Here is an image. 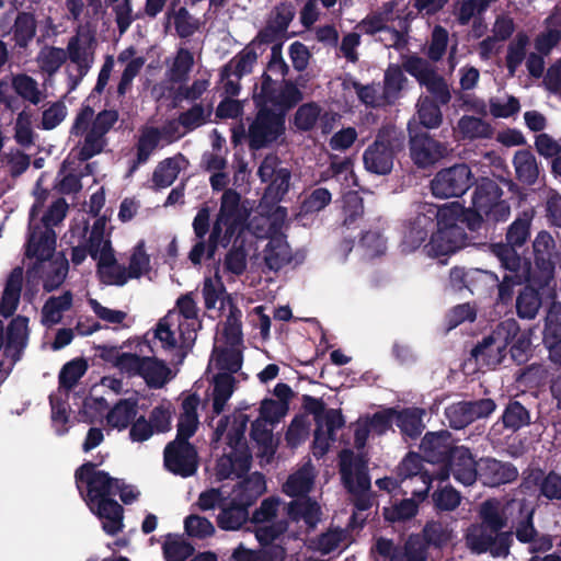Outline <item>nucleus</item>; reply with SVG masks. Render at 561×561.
Segmentation results:
<instances>
[{"mask_svg":"<svg viewBox=\"0 0 561 561\" xmlns=\"http://www.w3.org/2000/svg\"><path fill=\"white\" fill-rule=\"evenodd\" d=\"M505 327H501V322L491 332L484 336L482 341L471 350L470 355L480 366L495 368L503 363L507 355L505 352L504 341H506L510 330L504 332Z\"/></svg>","mask_w":561,"mask_h":561,"instance_id":"nucleus-15","label":"nucleus"},{"mask_svg":"<svg viewBox=\"0 0 561 561\" xmlns=\"http://www.w3.org/2000/svg\"><path fill=\"white\" fill-rule=\"evenodd\" d=\"M88 364L83 358H76L66 363L59 373V387L71 390L85 374Z\"/></svg>","mask_w":561,"mask_h":561,"instance_id":"nucleus-51","label":"nucleus"},{"mask_svg":"<svg viewBox=\"0 0 561 561\" xmlns=\"http://www.w3.org/2000/svg\"><path fill=\"white\" fill-rule=\"evenodd\" d=\"M313 484V478L306 471H297L290 474L285 482L284 492L291 497L307 495Z\"/></svg>","mask_w":561,"mask_h":561,"instance_id":"nucleus-61","label":"nucleus"},{"mask_svg":"<svg viewBox=\"0 0 561 561\" xmlns=\"http://www.w3.org/2000/svg\"><path fill=\"white\" fill-rule=\"evenodd\" d=\"M405 147V136L392 127L378 130L374 141L363 153L366 171L376 175H388L393 169L396 156Z\"/></svg>","mask_w":561,"mask_h":561,"instance_id":"nucleus-4","label":"nucleus"},{"mask_svg":"<svg viewBox=\"0 0 561 561\" xmlns=\"http://www.w3.org/2000/svg\"><path fill=\"white\" fill-rule=\"evenodd\" d=\"M100 280L105 285L124 286L131 276L124 265L117 263L113 248L106 243L100 261L98 262Z\"/></svg>","mask_w":561,"mask_h":561,"instance_id":"nucleus-24","label":"nucleus"},{"mask_svg":"<svg viewBox=\"0 0 561 561\" xmlns=\"http://www.w3.org/2000/svg\"><path fill=\"white\" fill-rule=\"evenodd\" d=\"M36 205H33L30 211L28 236L25 243V256L34 259L26 274H36L39 268L55 255L57 236L54 229L42 228L41 225H34Z\"/></svg>","mask_w":561,"mask_h":561,"instance_id":"nucleus-8","label":"nucleus"},{"mask_svg":"<svg viewBox=\"0 0 561 561\" xmlns=\"http://www.w3.org/2000/svg\"><path fill=\"white\" fill-rule=\"evenodd\" d=\"M424 415L425 410L422 408H396L394 424L400 430V433L403 438L415 440L422 435L425 428V425L423 423Z\"/></svg>","mask_w":561,"mask_h":561,"instance_id":"nucleus-26","label":"nucleus"},{"mask_svg":"<svg viewBox=\"0 0 561 561\" xmlns=\"http://www.w3.org/2000/svg\"><path fill=\"white\" fill-rule=\"evenodd\" d=\"M501 327H505L504 332L511 329L506 341H504L505 352L510 354L516 365L526 364L533 356L530 331L522 330L515 319L501 321Z\"/></svg>","mask_w":561,"mask_h":561,"instance_id":"nucleus-16","label":"nucleus"},{"mask_svg":"<svg viewBox=\"0 0 561 561\" xmlns=\"http://www.w3.org/2000/svg\"><path fill=\"white\" fill-rule=\"evenodd\" d=\"M332 201L331 192L325 187H317L305 197L300 209L304 214H314L323 210Z\"/></svg>","mask_w":561,"mask_h":561,"instance_id":"nucleus-62","label":"nucleus"},{"mask_svg":"<svg viewBox=\"0 0 561 561\" xmlns=\"http://www.w3.org/2000/svg\"><path fill=\"white\" fill-rule=\"evenodd\" d=\"M445 416L449 426L455 430H462L473 423L467 401H460L448 405L445 409Z\"/></svg>","mask_w":561,"mask_h":561,"instance_id":"nucleus-63","label":"nucleus"},{"mask_svg":"<svg viewBox=\"0 0 561 561\" xmlns=\"http://www.w3.org/2000/svg\"><path fill=\"white\" fill-rule=\"evenodd\" d=\"M458 129L463 139L491 138L493 136V127L490 123L476 116L465 115L458 122Z\"/></svg>","mask_w":561,"mask_h":561,"instance_id":"nucleus-47","label":"nucleus"},{"mask_svg":"<svg viewBox=\"0 0 561 561\" xmlns=\"http://www.w3.org/2000/svg\"><path fill=\"white\" fill-rule=\"evenodd\" d=\"M478 479L488 486H500L517 480L518 469L508 461L493 457H482L478 460Z\"/></svg>","mask_w":561,"mask_h":561,"instance_id":"nucleus-17","label":"nucleus"},{"mask_svg":"<svg viewBox=\"0 0 561 561\" xmlns=\"http://www.w3.org/2000/svg\"><path fill=\"white\" fill-rule=\"evenodd\" d=\"M342 227L356 229L364 217V198L356 191H348L342 196Z\"/></svg>","mask_w":561,"mask_h":561,"instance_id":"nucleus-39","label":"nucleus"},{"mask_svg":"<svg viewBox=\"0 0 561 561\" xmlns=\"http://www.w3.org/2000/svg\"><path fill=\"white\" fill-rule=\"evenodd\" d=\"M265 489L264 476L260 472H254L237 484L233 489L232 500L239 503V505L249 508L264 493Z\"/></svg>","mask_w":561,"mask_h":561,"instance_id":"nucleus-29","label":"nucleus"},{"mask_svg":"<svg viewBox=\"0 0 561 561\" xmlns=\"http://www.w3.org/2000/svg\"><path fill=\"white\" fill-rule=\"evenodd\" d=\"M252 455L244 449L241 451H230L222 455L216 462V478L218 481L227 479L242 478L251 467Z\"/></svg>","mask_w":561,"mask_h":561,"instance_id":"nucleus-23","label":"nucleus"},{"mask_svg":"<svg viewBox=\"0 0 561 561\" xmlns=\"http://www.w3.org/2000/svg\"><path fill=\"white\" fill-rule=\"evenodd\" d=\"M291 250L287 241L272 238L264 249V262L268 270L277 272L291 262Z\"/></svg>","mask_w":561,"mask_h":561,"instance_id":"nucleus-40","label":"nucleus"},{"mask_svg":"<svg viewBox=\"0 0 561 561\" xmlns=\"http://www.w3.org/2000/svg\"><path fill=\"white\" fill-rule=\"evenodd\" d=\"M236 378L230 374H216L213 379V413L220 415L231 398L234 387Z\"/></svg>","mask_w":561,"mask_h":561,"instance_id":"nucleus-41","label":"nucleus"},{"mask_svg":"<svg viewBox=\"0 0 561 561\" xmlns=\"http://www.w3.org/2000/svg\"><path fill=\"white\" fill-rule=\"evenodd\" d=\"M478 460L474 459L468 447H455L450 458L437 471L436 480L445 481L451 474L457 482L470 486L478 480Z\"/></svg>","mask_w":561,"mask_h":561,"instance_id":"nucleus-13","label":"nucleus"},{"mask_svg":"<svg viewBox=\"0 0 561 561\" xmlns=\"http://www.w3.org/2000/svg\"><path fill=\"white\" fill-rule=\"evenodd\" d=\"M442 209L444 210V216H448L454 224L461 227L466 226L472 232L479 231L483 224L486 222L484 213L473 205L466 208L458 203H454L451 206Z\"/></svg>","mask_w":561,"mask_h":561,"instance_id":"nucleus-30","label":"nucleus"},{"mask_svg":"<svg viewBox=\"0 0 561 561\" xmlns=\"http://www.w3.org/2000/svg\"><path fill=\"white\" fill-rule=\"evenodd\" d=\"M66 60V50L57 47L43 48L37 57L41 69L49 76L57 72Z\"/></svg>","mask_w":561,"mask_h":561,"instance_id":"nucleus-57","label":"nucleus"},{"mask_svg":"<svg viewBox=\"0 0 561 561\" xmlns=\"http://www.w3.org/2000/svg\"><path fill=\"white\" fill-rule=\"evenodd\" d=\"M27 336L28 318L19 314L11 320L7 328L4 355L11 357L14 363L18 362L26 346Z\"/></svg>","mask_w":561,"mask_h":561,"instance_id":"nucleus-25","label":"nucleus"},{"mask_svg":"<svg viewBox=\"0 0 561 561\" xmlns=\"http://www.w3.org/2000/svg\"><path fill=\"white\" fill-rule=\"evenodd\" d=\"M455 447L451 434L448 431L427 432L421 442V448L427 461L432 465L445 463L450 458Z\"/></svg>","mask_w":561,"mask_h":561,"instance_id":"nucleus-22","label":"nucleus"},{"mask_svg":"<svg viewBox=\"0 0 561 561\" xmlns=\"http://www.w3.org/2000/svg\"><path fill=\"white\" fill-rule=\"evenodd\" d=\"M249 520V511L231 499L217 516V525L222 530H238Z\"/></svg>","mask_w":561,"mask_h":561,"instance_id":"nucleus-43","label":"nucleus"},{"mask_svg":"<svg viewBox=\"0 0 561 561\" xmlns=\"http://www.w3.org/2000/svg\"><path fill=\"white\" fill-rule=\"evenodd\" d=\"M424 473H427L430 477L437 474V472L426 469L424 467V458L414 451L408 453L397 467V474L402 481L414 478L423 480Z\"/></svg>","mask_w":561,"mask_h":561,"instance_id":"nucleus-45","label":"nucleus"},{"mask_svg":"<svg viewBox=\"0 0 561 561\" xmlns=\"http://www.w3.org/2000/svg\"><path fill=\"white\" fill-rule=\"evenodd\" d=\"M440 106L431 96H420L416 103L417 122L409 123L419 125L423 130L438 128L443 123Z\"/></svg>","mask_w":561,"mask_h":561,"instance_id":"nucleus-36","label":"nucleus"},{"mask_svg":"<svg viewBox=\"0 0 561 561\" xmlns=\"http://www.w3.org/2000/svg\"><path fill=\"white\" fill-rule=\"evenodd\" d=\"M249 417L247 414L240 413L233 422L232 427L227 433V445L231 448V451L245 450L250 453L247 439L244 436Z\"/></svg>","mask_w":561,"mask_h":561,"instance_id":"nucleus-55","label":"nucleus"},{"mask_svg":"<svg viewBox=\"0 0 561 561\" xmlns=\"http://www.w3.org/2000/svg\"><path fill=\"white\" fill-rule=\"evenodd\" d=\"M69 263L62 253L48 259L36 274H26L27 283L43 279V288L50 293L56 290L65 282L68 274Z\"/></svg>","mask_w":561,"mask_h":561,"instance_id":"nucleus-21","label":"nucleus"},{"mask_svg":"<svg viewBox=\"0 0 561 561\" xmlns=\"http://www.w3.org/2000/svg\"><path fill=\"white\" fill-rule=\"evenodd\" d=\"M267 423L256 419L251 425L250 437L259 447L261 456L272 458L276 451V445L273 442V431Z\"/></svg>","mask_w":561,"mask_h":561,"instance_id":"nucleus-46","label":"nucleus"},{"mask_svg":"<svg viewBox=\"0 0 561 561\" xmlns=\"http://www.w3.org/2000/svg\"><path fill=\"white\" fill-rule=\"evenodd\" d=\"M419 505L414 499H404L391 507L383 508V517L390 523L409 520L417 514Z\"/></svg>","mask_w":561,"mask_h":561,"instance_id":"nucleus-58","label":"nucleus"},{"mask_svg":"<svg viewBox=\"0 0 561 561\" xmlns=\"http://www.w3.org/2000/svg\"><path fill=\"white\" fill-rule=\"evenodd\" d=\"M304 100V93L293 80L279 85L267 72L261 77L260 91L254 92L256 114L247 135L249 149L257 151L268 148L286 131V115Z\"/></svg>","mask_w":561,"mask_h":561,"instance_id":"nucleus-1","label":"nucleus"},{"mask_svg":"<svg viewBox=\"0 0 561 561\" xmlns=\"http://www.w3.org/2000/svg\"><path fill=\"white\" fill-rule=\"evenodd\" d=\"M247 257L245 240L237 236L225 256V270L237 276L242 275L247 270Z\"/></svg>","mask_w":561,"mask_h":561,"instance_id":"nucleus-48","label":"nucleus"},{"mask_svg":"<svg viewBox=\"0 0 561 561\" xmlns=\"http://www.w3.org/2000/svg\"><path fill=\"white\" fill-rule=\"evenodd\" d=\"M119 365L125 368V373L129 376L141 377L151 389L162 388L171 375V369L165 362L156 356L123 353Z\"/></svg>","mask_w":561,"mask_h":561,"instance_id":"nucleus-10","label":"nucleus"},{"mask_svg":"<svg viewBox=\"0 0 561 561\" xmlns=\"http://www.w3.org/2000/svg\"><path fill=\"white\" fill-rule=\"evenodd\" d=\"M488 279L499 280L494 273L478 268L467 271L465 267L455 266L449 271L448 287L454 293L467 289L474 295Z\"/></svg>","mask_w":561,"mask_h":561,"instance_id":"nucleus-19","label":"nucleus"},{"mask_svg":"<svg viewBox=\"0 0 561 561\" xmlns=\"http://www.w3.org/2000/svg\"><path fill=\"white\" fill-rule=\"evenodd\" d=\"M138 413L136 400L121 399L106 415L107 425L118 431L125 430L134 422Z\"/></svg>","mask_w":561,"mask_h":561,"instance_id":"nucleus-37","label":"nucleus"},{"mask_svg":"<svg viewBox=\"0 0 561 561\" xmlns=\"http://www.w3.org/2000/svg\"><path fill=\"white\" fill-rule=\"evenodd\" d=\"M102 463L87 461L75 471L77 489L90 511L102 520L103 530L115 536L122 531L124 508L114 500L119 489L121 479L113 478L108 472L99 470Z\"/></svg>","mask_w":561,"mask_h":561,"instance_id":"nucleus-2","label":"nucleus"},{"mask_svg":"<svg viewBox=\"0 0 561 561\" xmlns=\"http://www.w3.org/2000/svg\"><path fill=\"white\" fill-rule=\"evenodd\" d=\"M242 362V352L237 350L236 346L222 348L216 358L217 368L222 370L219 374H230L232 376L241 369Z\"/></svg>","mask_w":561,"mask_h":561,"instance_id":"nucleus-60","label":"nucleus"},{"mask_svg":"<svg viewBox=\"0 0 561 561\" xmlns=\"http://www.w3.org/2000/svg\"><path fill=\"white\" fill-rule=\"evenodd\" d=\"M192 227L197 242L188 252V260L196 266L202 264L206 247L205 237L210 229V209L207 205L198 209L193 219Z\"/></svg>","mask_w":561,"mask_h":561,"instance_id":"nucleus-28","label":"nucleus"},{"mask_svg":"<svg viewBox=\"0 0 561 561\" xmlns=\"http://www.w3.org/2000/svg\"><path fill=\"white\" fill-rule=\"evenodd\" d=\"M533 216L524 211L507 228L505 242L491 245L492 253L497 257L501 266L506 271H516L522 262L518 249L526 244L530 237Z\"/></svg>","mask_w":561,"mask_h":561,"instance_id":"nucleus-6","label":"nucleus"},{"mask_svg":"<svg viewBox=\"0 0 561 561\" xmlns=\"http://www.w3.org/2000/svg\"><path fill=\"white\" fill-rule=\"evenodd\" d=\"M520 265L516 271H510L511 274L504 275L502 282L497 283V302L502 305H510L514 297V287L516 285L526 284V278L522 276Z\"/></svg>","mask_w":561,"mask_h":561,"instance_id":"nucleus-59","label":"nucleus"},{"mask_svg":"<svg viewBox=\"0 0 561 561\" xmlns=\"http://www.w3.org/2000/svg\"><path fill=\"white\" fill-rule=\"evenodd\" d=\"M474 183L472 205L484 213L486 222L506 221L511 215V206L502 199L503 191L500 185L489 178H481Z\"/></svg>","mask_w":561,"mask_h":561,"instance_id":"nucleus-7","label":"nucleus"},{"mask_svg":"<svg viewBox=\"0 0 561 561\" xmlns=\"http://www.w3.org/2000/svg\"><path fill=\"white\" fill-rule=\"evenodd\" d=\"M547 286H538L526 282L525 287L516 298V313L520 319H535L542 302L540 289Z\"/></svg>","mask_w":561,"mask_h":561,"instance_id":"nucleus-31","label":"nucleus"},{"mask_svg":"<svg viewBox=\"0 0 561 561\" xmlns=\"http://www.w3.org/2000/svg\"><path fill=\"white\" fill-rule=\"evenodd\" d=\"M249 216V209L241 204V194L233 188L225 190L216 217L225 225L247 228Z\"/></svg>","mask_w":561,"mask_h":561,"instance_id":"nucleus-20","label":"nucleus"},{"mask_svg":"<svg viewBox=\"0 0 561 561\" xmlns=\"http://www.w3.org/2000/svg\"><path fill=\"white\" fill-rule=\"evenodd\" d=\"M291 172L287 168H279L277 173L270 180L265 188L264 198L272 203H279L288 193Z\"/></svg>","mask_w":561,"mask_h":561,"instance_id":"nucleus-49","label":"nucleus"},{"mask_svg":"<svg viewBox=\"0 0 561 561\" xmlns=\"http://www.w3.org/2000/svg\"><path fill=\"white\" fill-rule=\"evenodd\" d=\"M23 285V268L14 267L5 282V286L0 300V314L8 319L14 314L18 309Z\"/></svg>","mask_w":561,"mask_h":561,"instance_id":"nucleus-27","label":"nucleus"},{"mask_svg":"<svg viewBox=\"0 0 561 561\" xmlns=\"http://www.w3.org/2000/svg\"><path fill=\"white\" fill-rule=\"evenodd\" d=\"M181 160H184V157L179 153L175 157L165 158L157 164L151 178L153 191L167 188L175 182L181 171Z\"/></svg>","mask_w":561,"mask_h":561,"instance_id":"nucleus-33","label":"nucleus"},{"mask_svg":"<svg viewBox=\"0 0 561 561\" xmlns=\"http://www.w3.org/2000/svg\"><path fill=\"white\" fill-rule=\"evenodd\" d=\"M432 501L436 512H451L460 505L461 495L451 485H445L432 493Z\"/></svg>","mask_w":561,"mask_h":561,"instance_id":"nucleus-53","label":"nucleus"},{"mask_svg":"<svg viewBox=\"0 0 561 561\" xmlns=\"http://www.w3.org/2000/svg\"><path fill=\"white\" fill-rule=\"evenodd\" d=\"M72 301L73 295L70 290H66L60 296L49 297L42 308V323L46 327L59 323L62 319V312L72 307Z\"/></svg>","mask_w":561,"mask_h":561,"instance_id":"nucleus-38","label":"nucleus"},{"mask_svg":"<svg viewBox=\"0 0 561 561\" xmlns=\"http://www.w3.org/2000/svg\"><path fill=\"white\" fill-rule=\"evenodd\" d=\"M295 15V10L291 4L282 3L276 7L270 14L267 20L266 30L270 32V35H276L278 33H283L287 30L289 23L291 22ZM265 35H268L266 33Z\"/></svg>","mask_w":561,"mask_h":561,"instance_id":"nucleus-52","label":"nucleus"},{"mask_svg":"<svg viewBox=\"0 0 561 561\" xmlns=\"http://www.w3.org/2000/svg\"><path fill=\"white\" fill-rule=\"evenodd\" d=\"M474 183L470 167L456 163L438 171L431 181V191L435 197L449 198L463 195Z\"/></svg>","mask_w":561,"mask_h":561,"instance_id":"nucleus-11","label":"nucleus"},{"mask_svg":"<svg viewBox=\"0 0 561 561\" xmlns=\"http://www.w3.org/2000/svg\"><path fill=\"white\" fill-rule=\"evenodd\" d=\"M285 558L286 549L283 546H271L254 550L240 543L233 549L230 561H284Z\"/></svg>","mask_w":561,"mask_h":561,"instance_id":"nucleus-34","label":"nucleus"},{"mask_svg":"<svg viewBox=\"0 0 561 561\" xmlns=\"http://www.w3.org/2000/svg\"><path fill=\"white\" fill-rule=\"evenodd\" d=\"M321 106L316 102L301 104L295 115L294 125L299 131H310L317 125L321 115Z\"/></svg>","mask_w":561,"mask_h":561,"instance_id":"nucleus-50","label":"nucleus"},{"mask_svg":"<svg viewBox=\"0 0 561 561\" xmlns=\"http://www.w3.org/2000/svg\"><path fill=\"white\" fill-rule=\"evenodd\" d=\"M435 210L427 214L419 213L404 226L401 247L403 251L412 252L419 249L433 234L437 222H435Z\"/></svg>","mask_w":561,"mask_h":561,"instance_id":"nucleus-18","label":"nucleus"},{"mask_svg":"<svg viewBox=\"0 0 561 561\" xmlns=\"http://www.w3.org/2000/svg\"><path fill=\"white\" fill-rule=\"evenodd\" d=\"M288 522L286 519H279L273 522L270 525H256L254 529L255 538L262 548H267L273 545V541L278 539L288 529Z\"/></svg>","mask_w":561,"mask_h":561,"instance_id":"nucleus-54","label":"nucleus"},{"mask_svg":"<svg viewBox=\"0 0 561 561\" xmlns=\"http://www.w3.org/2000/svg\"><path fill=\"white\" fill-rule=\"evenodd\" d=\"M162 550L165 561H185L195 551L192 543L183 539L167 540L162 546Z\"/></svg>","mask_w":561,"mask_h":561,"instance_id":"nucleus-64","label":"nucleus"},{"mask_svg":"<svg viewBox=\"0 0 561 561\" xmlns=\"http://www.w3.org/2000/svg\"><path fill=\"white\" fill-rule=\"evenodd\" d=\"M479 520L465 533L466 547L474 554L489 552L493 558H506L513 543V533L504 531L507 516L495 500L484 501L479 510Z\"/></svg>","mask_w":561,"mask_h":561,"instance_id":"nucleus-3","label":"nucleus"},{"mask_svg":"<svg viewBox=\"0 0 561 561\" xmlns=\"http://www.w3.org/2000/svg\"><path fill=\"white\" fill-rule=\"evenodd\" d=\"M164 467L171 473L188 478L198 469V453L191 443L170 442L163 450Z\"/></svg>","mask_w":561,"mask_h":561,"instance_id":"nucleus-14","label":"nucleus"},{"mask_svg":"<svg viewBox=\"0 0 561 561\" xmlns=\"http://www.w3.org/2000/svg\"><path fill=\"white\" fill-rule=\"evenodd\" d=\"M437 226L426 244L427 253L433 256L449 255L467 244L468 236L460 225L454 224L444 210H435Z\"/></svg>","mask_w":561,"mask_h":561,"instance_id":"nucleus-9","label":"nucleus"},{"mask_svg":"<svg viewBox=\"0 0 561 561\" xmlns=\"http://www.w3.org/2000/svg\"><path fill=\"white\" fill-rule=\"evenodd\" d=\"M84 141L78 152V160L81 162L88 161L96 154H100L107 145L106 136L89 129L84 133Z\"/></svg>","mask_w":561,"mask_h":561,"instance_id":"nucleus-56","label":"nucleus"},{"mask_svg":"<svg viewBox=\"0 0 561 561\" xmlns=\"http://www.w3.org/2000/svg\"><path fill=\"white\" fill-rule=\"evenodd\" d=\"M517 179L527 185L536 183L539 170L535 156L529 150L517 151L514 156Z\"/></svg>","mask_w":561,"mask_h":561,"instance_id":"nucleus-44","label":"nucleus"},{"mask_svg":"<svg viewBox=\"0 0 561 561\" xmlns=\"http://www.w3.org/2000/svg\"><path fill=\"white\" fill-rule=\"evenodd\" d=\"M534 261L522 256V276L538 286H549L554 278L556 241L548 231H540L533 242Z\"/></svg>","mask_w":561,"mask_h":561,"instance_id":"nucleus-5","label":"nucleus"},{"mask_svg":"<svg viewBox=\"0 0 561 561\" xmlns=\"http://www.w3.org/2000/svg\"><path fill=\"white\" fill-rule=\"evenodd\" d=\"M501 421L505 430L517 432L531 423L530 412L519 401L510 400L501 415Z\"/></svg>","mask_w":561,"mask_h":561,"instance_id":"nucleus-42","label":"nucleus"},{"mask_svg":"<svg viewBox=\"0 0 561 561\" xmlns=\"http://www.w3.org/2000/svg\"><path fill=\"white\" fill-rule=\"evenodd\" d=\"M228 305L229 313L224 324L222 335L230 346H239L243 342L242 334V312L233 301L230 295H226L221 299V307Z\"/></svg>","mask_w":561,"mask_h":561,"instance_id":"nucleus-32","label":"nucleus"},{"mask_svg":"<svg viewBox=\"0 0 561 561\" xmlns=\"http://www.w3.org/2000/svg\"><path fill=\"white\" fill-rule=\"evenodd\" d=\"M87 43H81V37H70L67 46V58L71 62L77 65V71L81 75H87L91 68L93 61V48L92 45L95 43V37H87Z\"/></svg>","mask_w":561,"mask_h":561,"instance_id":"nucleus-35","label":"nucleus"},{"mask_svg":"<svg viewBox=\"0 0 561 561\" xmlns=\"http://www.w3.org/2000/svg\"><path fill=\"white\" fill-rule=\"evenodd\" d=\"M410 156L419 168H427L446 154V147L419 125L408 123Z\"/></svg>","mask_w":561,"mask_h":561,"instance_id":"nucleus-12","label":"nucleus"}]
</instances>
